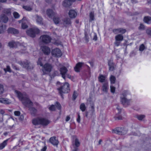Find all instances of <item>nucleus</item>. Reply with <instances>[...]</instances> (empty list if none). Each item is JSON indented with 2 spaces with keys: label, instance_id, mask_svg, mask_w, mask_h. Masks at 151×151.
<instances>
[{
  "label": "nucleus",
  "instance_id": "26",
  "mask_svg": "<svg viewBox=\"0 0 151 151\" xmlns=\"http://www.w3.org/2000/svg\"><path fill=\"white\" fill-rule=\"evenodd\" d=\"M64 24L65 26L68 25H70L71 24V21L70 19L69 18H66L65 19L63 20Z\"/></svg>",
  "mask_w": 151,
  "mask_h": 151
},
{
  "label": "nucleus",
  "instance_id": "18",
  "mask_svg": "<svg viewBox=\"0 0 151 151\" xmlns=\"http://www.w3.org/2000/svg\"><path fill=\"white\" fill-rule=\"evenodd\" d=\"M41 118L38 117L33 119L32 120V123L35 125L40 124Z\"/></svg>",
  "mask_w": 151,
  "mask_h": 151
},
{
  "label": "nucleus",
  "instance_id": "21",
  "mask_svg": "<svg viewBox=\"0 0 151 151\" xmlns=\"http://www.w3.org/2000/svg\"><path fill=\"white\" fill-rule=\"evenodd\" d=\"M83 64L81 63H78L74 67L75 70L77 72H79L80 71V68H81Z\"/></svg>",
  "mask_w": 151,
  "mask_h": 151
},
{
  "label": "nucleus",
  "instance_id": "27",
  "mask_svg": "<svg viewBox=\"0 0 151 151\" xmlns=\"http://www.w3.org/2000/svg\"><path fill=\"white\" fill-rule=\"evenodd\" d=\"M123 36L121 34H119L115 36V40L120 41H122L123 40Z\"/></svg>",
  "mask_w": 151,
  "mask_h": 151
},
{
  "label": "nucleus",
  "instance_id": "59",
  "mask_svg": "<svg viewBox=\"0 0 151 151\" xmlns=\"http://www.w3.org/2000/svg\"><path fill=\"white\" fill-rule=\"evenodd\" d=\"M80 120L81 118L80 114L79 113H78V118L77 119V122L78 123H80Z\"/></svg>",
  "mask_w": 151,
  "mask_h": 151
},
{
  "label": "nucleus",
  "instance_id": "15",
  "mask_svg": "<svg viewBox=\"0 0 151 151\" xmlns=\"http://www.w3.org/2000/svg\"><path fill=\"white\" fill-rule=\"evenodd\" d=\"M73 138L74 140V142L73 143L72 145H75L77 147H79L80 145V142L76 136H73Z\"/></svg>",
  "mask_w": 151,
  "mask_h": 151
},
{
  "label": "nucleus",
  "instance_id": "16",
  "mask_svg": "<svg viewBox=\"0 0 151 151\" xmlns=\"http://www.w3.org/2000/svg\"><path fill=\"white\" fill-rule=\"evenodd\" d=\"M69 17L71 18H75L77 15L76 12L74 10H70L69 12Z\"/></svg>",
  "mask_w": 151,
  "mask_h": 151
},
{
  "label": "nucleus",
  "instance_id": "1",
  "mask_svg": "<svg viewBox=\"0 0 151 151\" xmlns=\"http://www.w3.org/2000/svg\"><path fill=\"white\" fill-rule=\"evenodd\" d=\"M14 91L17 97L22 101L24 104L26 105V104H29L30 106H32V102L29 99L28 96L25 93L22 94L17 90H15Z\"/></svg>",
  "mask_w": 151,
  "mask_h": 151
},
{
  "label": "nucleus",
  "instance_id": "12",
  "mask_svg": "<svg viewBox=\"0 0 151 151\" xmlns=\"http://www.w3.org/2000/svg\"><path fill=\"white\" fill-rule=\"evenodd\" d=\"M41 48L42 51L45 55H48L50 53V49L47 46H43L41 47Z\"/></svg>",
  "mask_w": 151,
  "mask_h": 151
},
{
  "label": "nucleus",
  "instance_id": "43",
  "mask_svg": "<svg viewBox=\"0 0 151 151\" xmlns=\"http://www.w3.org/2000/svg\"><path fill=\"white\" fill-rule=\"evenodd\" d=\"M23 8L27 11H30L32 9V8L31 7L28 6H23Z\"/></svg>",
  "mask_w": 151,
  "mask_h": 151
},
{
  "label": "nucleus",
  "instance_id": "32",
  "mask_svg": "<svg viewBox=\"0 0 151 151\" xmlns=\"http://www.w3.org/2000/svg\"><path fill=\"white\" fill-rule=\"evenodd\" d=\"M145 115H137L136 116V118L139 121H142L145 118Z\"/></svg>",
  "mask_w": 151,
  "mask_h": 151
},
{
  "label": "nucleus",
  "instance_id": "8",
  "mask_svg": "<svg viewBox=\"0 0 151 151\" xmlns=\"http://www.w3.org/2000/svg\"><path fill=\"white\" fill-rule=\"evenodd\" d=\"M51 53L53 55L57 57H60L62 55V53L60 50L58 48H56L53 50Z\"/></svg>",
  "mask_w": 151,
  "mask_h": 151
},
{
  "label": "nucleus",
  "instance_id": "50",
  "mask_svg": "<svg viewBox=\"0 0 151 151\" xmlns=\"http://www.w3.org/2000/svg\"><path fill=\"white\" fill-rule=\"evenodd\" d=\"M50 110L52 111H54L55 110V106L53 105H52L49 108Z\"/></svg>",
  "mask_w": 151,
  "mask_h": 151
},
{
  "label": "nucleus",
  "instance_id": "3",
  "mask_svg": "<svg viewBox=\"0 0 151 151\" xmlns=\"http://www.w3.org/2000/svg\"><path fill=\"white\" fill-rule=\"evenodd\" d=\"M42 71L43 75L47 74L49 73L52 70V66L51 64L46 63L42 66Z\"/></svg>",
  "mask_w": 151,
  "mask_h": 151
},
{
  "label": "nucleus",
  "instance_id": "2",
  "mask_svg": "<svg viewBox=\"0 0 151 151\" xmlns=\"http://www.w3.org/2000/svg\"><path fill=\"white\" fill-rule=\"evenodd\" d=\"M57 89L59 93L63 99V94L68 93L70 91L69 84L68 83L66 82L60 88H58Z\"/></svg>",
  "mask_w": 151,
  "mask_h": 151
},
{
  "label": "nucleus",
  "instance_id": "20",
  "mask_svg": "<svg viewBox=\"0 0 151 151\" xmlns=\"http://www.w3.org/2000/svg\"><path fill=\"white\" fill-rule=\"evenodd\" d=\"M36 21L39 24H42L43 23V19L42 17L37 15H36Z\"/></svg>",
  "mask_w": 151,
  "mask_h": 151
},
{
  "label": "nucleus",
  "instance_id": "35",
  "mask_svg": "<svg viewBox=\"0 0 151 151\" xmlns=\"http://www.w3.org/2000/svg\"><path fill=\"white\" fill-rule=\"evenodd\" d=\"M80 109L83 112L84 111H85L86 107L84 103H82L80 105Z\"/></svg>",
  "mask_w": 151,
  "mask_h": 151
},
{
  "label": "nucleus",
  "instance_id": "25",
  "mask_svg": "<svg viewBox=\"0 0 151 151\" xmlns=\"http://www.w3.org/2000/svg\"><path fill=\"white\" fill-rule=\"evenodd\" d=\"M71 4L70 1L65 0L63 2V5L65 7H68L70 6Z\"/></svg>",
  "mask_w": 151,
  "mask_h": 151
},
{
  "label": "nucleus",
  "instance_id": "60",
  "mask_svg": "<svg viewBox=\"0 0 151 151\" xmlns=\"http://www.w3.org/2000/svg\"><path fill=\"white\" fill-rule=\"evenodd\" d=\"M57 107V108L59 109H60L61 108V105L60 104H59L58 102L56 103V104L55 105Z\"/></svg>",
  "mask_w": 151,
  "mask_h": 151
},
{
  "label": "nucleus",
  "instance_id": "48",
  "mask_svg": "<svg viewBox=\"0 0 151 151\" xmlns=\"http://www.w3.org/2000/svg\"><path fill=\"white\" fill-rule=\"evenodd\" d=\"M85 40H86V42H87L89 41V38L88 37V36L86 32H85Z\"/></svg>",
  "mask_w": 151,
  "mask_h": 151
},
{
  "label": "nucleus",
  "instance_id": "33",
  "mask_svg": "<svg viewBox=\"0 0 151 151\" xmlns=\"http://www.w3.org/2000/svg\"><path fill=\"white\" fill-rule=\"evenodd\" d=\"M116 80V77L113 75H111L110 78V80L111 84H114Z\"/></svg>",
  "mask_w": 151,
  "mask_h": 151
},
{
  "label": "nucleus",
  "instance_id": "29",
  "mask_svg": "<svg viewBox=\"0 0 151 151\" xmlns=\"http://www.w3.org/2000/svg\"><path fill=\"white\" fill-rule=\"evenodd\" d=\"M19 63L21 66H23V67L27 68H29L30 64L28 62L24 63L22 62H19Z\"/></svg>",
  "mask_w": 151,
  "mask_h": 151
},
{
  "label": "nucleus",
  "instance_id": "9",
  "mask_svg": "<svg viewBox=\"0 0 151 151\" xmlns=\"http://www.w3.org/2000/svg\"><path fill=\"white\" fill-rule=\"evenodd\" d=\"M60 74L62 75V77L65 79V74L67 73L68 70L67 68L65 66H63L60 69Z\"/></svg>",
  "mask_w": 151,
  "mask_h": 151
},
{
  "label": "nucleus",
  "instance_id": "47",
  "mask_svg": "<svg viewBox=\"0 0 151 151\" xmlns=\"http://www.w3.org/2000/svg\"><path fill=\"white\" fill-rule=\"evenodd\" d=\"M53 21L55 24H58L59 22V20L58 18L54 17L53 19Z\"/></svg>",
  "mask_w": 151,
  "mask_h": 151
},
{
  "label": "nucleus",
  "instance_id": "38",
  "mask_svg": "<svg viewBox=\"0 0 151 151\" xmlns=\"http://www.w3.org/2000/svg\"><path fill=\"white\" fill-rule=\"evenodd\" d=\"M145 25L142 23H140L138 27V29L140 30H144L145 29Z\"/></svg>",
  "mask_w": 151,
  "mask_h": 151
},
{
  "label": "nucleus",
  "instance_id": "11",
  "mask_svg": "<svg viewBox=\"0 0 151 151\" xmlns=\"http://www.w3.org/2000/svg\"><path fill=\"white\" fill-rule=\"evenodd\" d=\"M49 141L54 145L57 146L58 144V141L55 137H51Z\"/></svg>",
  "mask_w": 151,
  "mask_h": 151
},
{
  "label": "nucleus",
  "instance_id": "39",
  "mask_svg": "<svg viewBox=\"0 0 151 151\" xmlns=\"http://www.w3.org/2000/svg\"><path fill=\"white\" fill-rule=\"evenodd\" d=\"M3 12L4 13L8 15H10L11 14L10 10L9 9H5L3 11Z\"/></svg>",
  "mask_w": 151,
  "mask_h": 151
},
{
  "label": "nucleus",
  "instance_id": "58",
  "mask_svg": "<svg viewBox=\"0 0 151 151\" xmlns=\"http://www.w3.org/2000/svg\"><path fill=\"white\" fill-rule=\"evenodd\" d=\"M4 32V29H3V26H1L0 27V34L3 33Z\"/></svg>",
  "mask_w": 151,
  "mask_h": 151
},
{
  "label": "nucleus",
  "instance_id": "10",
  "mask_svg": "<svg viewBox=\"0 0 151 151\" xmlns=\"http://www.w3.org/2000/svg\"><path fill=\"white\" fill-rule=\"evenodd\" d=\"M98 80L101 83L108 82L106 76L102 74L99 75L98 77Z\"/></svg>",
  "mask_w": 151,
  "mask_h": 151
},
{
  "label": "nucleus",
  "instance_id": "7",
  "mask_svg": "<svg viewBox=\"0 0 151 151\" xmlns=\"http://www.w3.org/2000/svg\"><path fill=\"white\" fill-rule=\"evenodd\" d=\"M40 40L42 41L45 44L48 43L51 41V37L47 35H43L41 36L40 37Z\"/></svg>",
  "mask_w": 151,
  "mask_h": 151
},
{
  "label": "nucleus",
  "instance_id": "56",
  "mask_svg": "<svg viewBox=\"0 0 151 151\" xmlns=\"http://www.w3.org/2000/svg\"><path fill=\"white\" fill-rule=\"evenodd\" d=\"M120 42L121 41L115 40V41L114 43V44L116 46H118L119 45Z\"/></svg>",
  "mask_w": 151,
  "mask_h": 151
},
{
  "label": "nucleus",
  "instance_id": "64",
  "mask_svg": "<svg viewBox=\"0 0 151 151\" xmlns=\"http://www.w3.org/2000/svg\"><path fill=\"white\" fill-rule=\"evenodd\" d=\"M47 149V147L45 146L41 150V151H46Z\"/></svg>",
  "mask_w": 151,
  "mask_h": 151
},
{
  "label": "nucleus",
  "instance_id": "41",
  "mask_svg": "<svg viewBox=\"0 0 151 151\" xmlns=\"http://www.w3.org/2000/svg\"><path fill=\"white\" fill-rule=\"evenodd\" d=\"M90 104L91 108L92 109L91 111L92 112L94 111V103L92 101H90Z\"/></svg>",
  "mask_w": 151,
  "mask_h": 151
},
{
  "label": "nucleus",
  "instance_id": "36",
  "mask_svg": "<svg viewBox=\"0 0 151 151\" xmlns=\"http://www.w3.org/2000/svg\"><path fill=\"white\" fill-rule=\"evenodd\" d=\"M90 19L89 21L91 22L92 21L94 20V13L93 12H91L89 14Z\"/></svg>",
  "mask_w": 151,
  "mask_h": 151
},
{
  "label": "nucleus",
  "instance_id": "4",
  "mask_svg": "<svg viewBox=\"0 0 151 151\" xmlns=\"http://www.w3.org/2000/svg\"><path fill=\"white\" fill-rule=\"evenodd\" d=\"M40 33V30L37 28L34 27L29 29L26 31L27 34L32 37H35L36 34Z\"/></svg>",
  "mask_w": 151,
  "mask_h": 151
},
{
  "label": "nucleus",
  "instance_id": "6",
  "mask_svg": "<svg viewBox=\"0 0 151 151\" xmlns=\"http://www.w3.org/2000/svg\"><path fill=\"white\" fill-rule=\"evenodd\" d=\"M122 96H123L121 97V101L124 106L126 107L130 104L131 100L126 98L124 93L122 94Z\"/></svg>",
  "mask_w": 151,
  "mask_h": 151
},
{
  "label": "nucleus",
  "instance_id": "13",
  "mask_svg": "<svg viewBox=\"0 0 151 151\" xmlns=\"http://www.w3.org/2000/svg\"><path fill=\"white\" fill-rule=\"evenodd\" d=\"M109 85L108 82L103 83L102 86V91L105 93H107Z\"/></svg>",
  "mask_w": 151,
  "mask_h": 151
},
{
  "label": "nucleus",
  "instance_id": "62",
  "mask_svg": "<svg viewBox=\"0 0 151 151\" xmlns=\"http://www.w3.org/2000/svg\"><path fill=\"white\" fill-rule=\"evenodd\" d=\"M88 113L89 112L88 111L86 112L85 116L87 118H88L91 116V115H89Z\"/></svg>",
  "mask_w": 151,
  "mask_h": 151
},
{
  "label": "nucleus",
  "instance_id": "45",
  "mask_svg": "<svg viewBox=\"0 0 151 151\" xmlns=\"http://www.w3.org/2000/svg\"><path fill=\"white\" fill-rule=\"evenodd\" d=\"M42 60V58H39L37 62V64L40 65L41 66H42L43 65L41 61Z\"/></svg>",
  "mask_w": 151,
  "mask_h": 151
},
{
  "label": "nucleus",
  "instance_id": "55",
  "mask_svg": "<svg viewBox=\"0 0 151 151\" xmlns=\"http://www.w3.org/2000/svg\"><path fill=\"white\" fill-rule=\"evenodd\" d=\"M73 148L72 149L73 151H78V147H77L75 145H73Z\"/></svg>",
  "mask_w": 151,
  "mask_h": 151
},
{
  "label": "nucleus",
  "instance_id": "24",
  "mask_svg": "<svg viewBox=\"0 0 151 151\" xmlns=\"http://www.w3.org/2000/svg\"><path fill=\"white\" fill-rule=\"evenodd\" d=\"M19 43L18 42H16L13 41H12L8 43V45L11 48L16 47L17 45Z\"/></svg>",
  "mask_w": 151,
  "mask_h": 151
},
{
  "label": "nucleus",
  "instance_id": "40",
  "mask_svg": "<svg viewBox=\"0 0 151 151\" xmlns=\"http://www.w3.org/2000/svg\"><path fill=\"white\" fill-rule=\"evenodd\" d=\"M118 30L119 31V33L122 34L126 32V29L122 28H118Z\"/></svg>",
  "mask_w": 151,
  "mask_h": 151
},
{
  "label": "nucleus",
  "instance_id": "42",
  "mask_svg": "<svg viewBox=\"0 0 151 151\" xmlns=\"http://www.w3.org/2000/svg\"><path fill=\"white\" fill-rule=\"evenodd\" d=\"M4 91V86L1 84H0V94L3 93Z\"/></svg>",
  "mask_w": 151,
  "mask_h": 151
},
{
  "label": "nucleus",
  "instance_id": "63",
  "mask_svg": "<svg viewBox=\"0 0 151 151\" xmlns=\"http://www.w3.org/2000/svg\"><path fill=\"white\" fill-rule=\"evenodd\" d=\"M55 45H60L61 44V42H58L57 41H56L55 42Z\"/></svg>",
  "mask_w": 151,
  "mask_h": 151
},
{
  "label": "nucleus",
  "instance_id": "31",
  "mask_svg": "<svg viewBox=\"0 0 151 151\" xmlns=\"http://www.w3.org/2000/svg\"><path fill=\"white\" fill-rule=\"evenodd\" d=\"M8 139L4 141L0 144V150H2L7 145Z\"/></svg>",
  "mask_w": 151,
  "mask_h": 151
},
{
  "label": "nucleus",
  "instance_id": "44",
  "mask_svg": "<svg viewBox=\"0 0 151 151\" xmlns=\"http://www.w3.org/2000/svg\"><path fill=\"white\" fill-rule=\"evenodd\" d=\"M78 95L77 92L76 91H74L73 93V97L74 100H75L77 98Z\"/></svg>",
  "mask_w": 151,
  "mask_h": 151
},
{
  "label": "nucleus",
  "instance_id": "30",
  "mask_svg": "<svg viewBox=\"0 0 151 151\" xmlns=\"http://www.w3.org/2000/svg\"><path fill=\"white\" fill-rule=\"evenodd\" d=\"M151 20V17L149 16L145 17L143 19L144 22L148 24L150 23Z\"/></svg>",
  "mask_w": 151,
  "mask_h": 151
},
{
  "label": "nucleus",
  "instance_id": "34",
  "mask_svg": "<svg viewBox=\"0 0 151 151\" xmlns=\"http://www.w3.org/2000/svg\"><path fill=\"white\" fill-rule=\"evenodd\" d=\"M147 48V47L144 44H142L139 47V50L141 52H142L144 50L146 49Z\"/></svg>",
  "mask_w": 151,
  "mask_h": 151
},
{
  "label": "nucleus",
  "instance_id": "14",
  "mask_svg": "<svg viewBox=\"0 0 151 151\" xmlns=\"http://www.w3.org/2000/svg\"><path fill=\"white\" fill-rule=\"evenodd\" d=\"M50 123V121L47 119L41 118L40 124L43 126L47 125Z\"/></svg>",
  "mask_w": 151,
  "mask_h": 151
},
{
  "label": "nucleus",
  "instance_id": "61",
  "mask_svg": "<svg viewBox=\"0 0 151 151\" xmlns=\"http://www.w3.org/2000/svg\"><path fill=\"white\" fill-rule=\"evenodd\" d=\"M12 66L13 68L16 70H19V69L18 68H17L16 66L14 65L13 64L12 65Z\"/></svg>",
  "mask_w": 151,
  "mask_h": 151
},
{
  "label": "nucleus",
  "instance_id": "22",
  "mask_svg": "<svg viewBox=\"0 0 151 151\" xmlns=\"http://www.w3.org/2000/svg\"><path fill=\"white\" fill-rule=\"evenodd\" d=\"M0 18L1 20L4 23H6L8 21V18L4 14L1 15Z\"/></svg>",
  "mask_w": 151,
  "mask_h": 151
},
{
  "label": "nucleus",
  "instance_id": "46",
  "mask_svg": "<svg viewBox=\"0 0 151 151\" xmlns=\"http://www.w3.org/2000/svg\"><path fill=\"white\" fill-rule=\"evenodd\" d=\"M15 18H18L20 16L19 14L16 12H14L13 14Z\"/></svg>",
  "mask_w": 151,
  "mask_h": 151
},
{
  "label": "nucleus",
  "instance_id": "28",
  "mask_svg": "<svg viewBox=\"0 0 151 151\" xmlns=\"http://www.w3.org/2000/svg\"><path fill=\"white\" fill-rule=\"evenodd\" d=\"M30 113L33 116H35L37 112V110L34 107L29 108Z\"/></svg>",
  "mask_w": 151,
  "mask_h": 151
},
{
  "label": "nucleus",
  "instance_id": "49",
  "mask_svg": "<svg viewBox=\"0 0 151 151\" xmlns=\"http://www.w3.org/2000/svg\"><path fill=\"white\" fill-rule=\"evenodd\" d=\"M28 26L25 23V22H23L22 23V27L23 29H25L28 27Z\"/></svg>",
  "mask_w": 151,
  "mask_h": 151
},
{
  "label": "nucleus",
  "instance_id": "19",
  "mask_svg": "<svg viewBox=\"0 0 151 151\" xmlns=\"http://www.w3.org/2000/svg\"><path fill=\"white\" fill-rule=\"evenodd\" d=\"M47 14L49 17H51L55 14V13L50 9H48L47 10Z\"/></svg>",
  "mask_w": 151,
  "mask_h": 151
},
{
  "label": "nucleus",
  "instance_id": "5",
  "mask_svg": "<svg viewBox=\"0 0 151 151\" xmlns=\"http://www.w3.org/2000/svg\"><path fill=\"white\" fill-rule=\"evenodd\" d=\"M114 133L120 135H123L126 134L127 131L124 128L119 127L116 128L113 131Z\"/></svg>",
  "mask_w": 151,
  "mask_h": 151
},
{
  "label": "nucleus",
  "instance_id": "52",
  "mask_svg": "<svg viewBox=\"0 0 151 151\" xmlns=\"http://www.w3.org/2000/svg\"><path fill=\"white\" fill-rule=\"evenodd\" d=\"M110 90L111 91V93H114L115 92V88L112 86H110Z\"/></svg>",
  "mask_w": 151,
  "mask_h": 151
},
{
  "label": "nucleus",
  "instance_id": "51",
  "mask_svg": "<svg viewBox=\"0 0 151 151\" xmlns=\"http://www.w3.org/2000/svg\"><path fill=\"white\" fill-rule=\"evenodd\" d=\"M4 70L5 72H6V71H8V72H11V69H10V66H9V65L7 66L6 68H4Z\"/></svg>",
  "mask_w": 151,
  "mask_h": 151
},
{
  "label": "nucleus",
  "instance_id": "53",
  "mask_svg": "<svg viewBox=\"0 0 151 151\" xmlns=\"http://www.w3.org/2000/svg\"><path fill=\"white\" fill-rule=\"evenodd\" d=\"M147 34L151 36V28L147 29L146 31Z\"/></svg>",
  "mask_w": 151,
  "mask_h": 151
},
{
  "label": "nucleus",
  "instance_id": "37",
  "mask_svg": "<svg viewBox=\"0 0 151 151\" xmlns=\"http://www.w3.org/2000/svg\"><path fill=\"white\" fill-rule=\"evenodd\" d=\"M11 102L8 99L4 98L3 103L6 104H10Z\"/></svg>",
  "mask_w": 151,
  "mask_h": 151
},
{
  "label": "nucleus",
  "instance_id": "23",
  "mask_svg": "<svg viewBox=\"0 0 151 151\" xmlns=\"http://www.w3.org/2000/svg\"><path fill=\"white\" fill-rule=\"evenodd\" d=\"M108 65L109 66V70L112 71L114 70V64L111 60H109L108 62Z\"/></svg>",
  "mask_w": 151,
  "mask_h": 151
},
{
  "label": "nucleus",
  "instance_id": "17",
  "mask_svg": "<svg viewBox=\"0 0 151 151\" xmlns=\"http://www.w3.org/2000/svg\"><path fill=\"white\" fill-rule=\"evenodd\" d=\"M8 32L9 33L17 34L19 33L18 30L13 28H9L8 29Z\"/></svg>",
  "mask_w": 151,
  "mask_h": 151
},
{
  "label": "nucleus",
  "instance_id": "54",
  "mask_svg": "<svg viewBox=\"0 0 151 151\" xmlns=\"http://www.w3.org/2000/svg\"><path fill=\"white\" fill-rule=\"evenodd\" d=\"M112 31L115 34H117L119 33V31L118 30V29H114Z\"/></svg>",
  "mask_w": 151,
  "mask_h": 151
},
{
  "label": "nucleus",
  "instance_id": "57",
  "mask_svg": "<svg viewBox=\"0 0 151 151\" xmlns=\"http://www.w3.org/2000/svg\"><path fill=\"white\" fill-rule=\"evenodd\" d=\"M20 112L19 111H16L14 112V114L15 116H19L20 115Z\"/></svg>",
  "mask_w": 151,
  "mask_h": 151
}]
</instances>
